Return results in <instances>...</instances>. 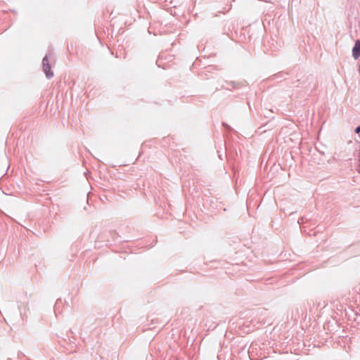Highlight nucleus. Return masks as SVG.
<instances>
[{"mask_svg": "<svg viewBox=\"0 0 360 360\" xmlns=\"http://www.w3.org/2000/svg\"><path fill=\"white\" fill-rule=\"evenodd\" d=\"M352 56L354 59H358L360 57V39H357L352 48Z\"/></svg>", "mask_w": 360, "mask_h": 360, "instance_id": "nucleus-1", "label": "nucleus"}, {"mask_svg": "<svg viewBox=\"0 0 360 360\" xmlns=\"http://www.w3.org/2000/svg\"><path fill=\"white\" fill-rule=\"evenodd\" d=\"M43 66V71L44 72L46 77L48 79H51L53 76V72L51 70V64L50 63H44V65H42Z\"/></svg>", "mask_w": 360, "mask_h": 360, "instance_id": "nucleus-2", "label": "nucleus"}, {"mask_svg": "<svg viewBox=\"0 0 360 360\" xmlns=\"http://www.w3.org/2000/svg\"><path fill=\"white\" fill-rule=\"evenodd\" d=\"M227 86H226V89L228 90H232L233 89H238L240 86H242L241 83L239 82H226Z\"/></svg>", "mask_w": 360, "mask_h": 360, "instance_id": "nucleus-3", "label": "nucleus"}, {"mask_svg": "<svg viewBox=\"0 0 360 360\" xmlns=\"http://www.w3.org/2000/svg\"><path fill=\"white\" fill-rule=\"evenodd\" d=\"M63 304V301L61 299H58L54 305V312L57 316L58 314L62 313V309H60V306Z\"/></svg>", "mask_w": 360, "mask_h": 360, "instance_id": "nucleus-4", "label": "nucleus"}, {"mask_svg": "<svg viewBox=\"0 0 360 360\" xmlns=\"http://www.w3.org/2000/svg\"><path fill=\"white\" fill-rule=\"evenodd\" d=\"M222 124L226 129V130H228V131L233 130V129L231 127V126H229L228 124L223 122Z\"/></svg>", "mask_w": 360, "mask_h": 360, "instance_id": "nucleus-5", "label": "nucleus"}, {"mask_svg": "<svg viewBox=\"0 0 360 360\" xmlns=\"http://www.w3.org/2000/svg\"><path fill=\"white\" fill-rule=\"evenodd\" d=\"M44 63H49L47 56H45L42 59V65H44Z\"/></svg>", "mask_w": 360, "mask_h": 360, "instance_id": "nucleus-6", "label": "nucleus"}, {"mask_svg": "<svg viewBox=\"0 0 360 360\" xmlns=\"http://www.w3.org/2000/svg\"><path fill=\"white\" fill-rule=\"evenodd\" d=\"M354 132H355L356 134H359V133H360V126H358V127H356L355 128V129H354Z\"/></svg>", "mask_w": 360, "mask_h": 360, "instance_id": "nucleus-7", "label": "nucleus"}, {"mask_svg": "<svg viewBox=\"0 0 360 360\" xmlns=\"http://www.w3.org/2000/svg\"><path fill=\"white\" fill-rule=\"evenodd\" d=\"M297 222H298L299 224H301L302 223H303L304 222V217L300 218L298 219Z\"/></svg>", "mask_w": 360, "mask_h": 360, "instance_id": "nucleus-8", "label": "nucleus"}, {"mask_svg": "<svg viewBox=\"0 0 360 360\" xmlns=\"http://www.w3.org/2000/svg\"><path fill=\"white\" fill-rule=\"evenodd\" d=\"M253 347H254V345H253V344H252V345H250V349H253Z\"/></svg>", "mask_w": 360, "mask_h": 360, "instance_id": "nucleus-9", "label": "nucleus"}, {"mask_svg": "<svg viewBox=\"0 0 360 360\" xmlns=\"http://www.w3.org/2000/svg\"><path fill=\"white\" fill-rule=\"evenodd\" d=\"M280 75H283V73H279V75H276V77H278Z\"/></svg>", "mask_w": 360, "mask_h": 360, "instance_id": "nucleus-10", "label": "nucleus"}, {"mask_svg": "<svg viewBox=\"0 0 360 360\" xmlns=\"http://www.w3.org/2000/svg\"><path fill=\"white\" fill-rule=\"evenodd\" d=\"M359 172L360 173V162H359Z\"/></svg>", "mask_w": 360, "mask_h": 360, "instance_id": "nucleus-11", "label": "nucleus"}, {"mask_svg": "<svg viewBox=\"0 0 360 360\" xmlns=\"http://www.w3.org/2000/svg\"><path fill=\"white\" fill-rule=\"evenodd\" d=\"M359 72L360 74V64H359Z\"/></svg>", "mask_w": 360, "mask_h": 360, "instance_id": "nucleus-12", "label": "nucleus"}]
</instances>
